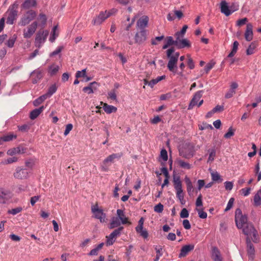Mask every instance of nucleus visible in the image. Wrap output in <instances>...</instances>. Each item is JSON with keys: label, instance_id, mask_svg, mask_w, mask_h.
<instances>
[{"label": "nucleus", "instance_id": "1", "mask_svg": "<svg viewBox=\"0 0 261 261\" xmlns=\"http://www.w3.org/2000/svg\"><path fill=\"white\" fill-rule=\"evenodd\" d=\"M167 57L169 59L167 64V68L169 70L174 74L179 76L183 75V71L185 68V64L182 62L179 65L180 71H178L177 63L179 56V52H175L174 47H171L166 51Z\"/></svg>", "mask_w": 261, "mask_h": 261}, {"label": "nucleus", "instance_id": "2", "mask_svg": "<svg viewBox=\"0 0 261 261\" xmlns=\"http://www.w3.org/2000/svg\"><path fill=\"white\" fill-rule=\"evenodd\" d=\"M200 148V146L198 145L196 147L192 143H186L185 147L179 150V155L184 158L189 159L194 156L195 152Z\"/></svg>", "mask_w": 261, "mask_h": 261}, {"label": "nucleus", "instance_id": "3", "mask_svg": "<svg viewBox=\"0 0 261 261\" xmlns=\"http://www.w3.org/2000/svg\"><path fill=\"white\" fill-rule=\"evenodd\" d=\"M18 4L17 2H14L12 5H10L8 11V17L6 23L8 24H13L16 20L18 16Z\"/></svg>", "mask_w": 261, "mask_h": 261}, {"label": "nucleus", "instance_id": "4", "mask_svg": "<svg viewBox=\"0 0 261 261\" xmlns=\"http://www.w3.org/2000/svg\"><path fill=\"white\" fill-rule=\"evenodd\" d=\"M91 212L94 218L99 220L100 222L103 223L107 220V215L103 212L102 208H99L97 203L91 206Z\"/></svg>", "mask_w": 261, "mask_h": 261}, {"label": "nucleus", "instance_id": "5", "mask_svg": "<svg viewBox=\"0 0 261 261\" xmlns=\"http://www.w3.org/2000/svg\"><path fill=\"white\" fill-rule=\"evenodd\" d=\"M235 222L237 227L239 229L242 228L247 223V217L246 215L242 214L240 208H238L235 212Z\"/></svg>", "mask_w": 261, "mask_h": 261}, {"label": "nucleus", "instance_id": "6", "mask_svg": "<svg viewBox=\"0 0 261 261\" xmlns=\"http://www.w3.org/2000/svg\"><path fill=\"white\" fill-rule=\"evenodd\" d=\"M36 12L33 10L27 11L20 18L19 25L20 26H25L28 24L31 21L34 20L36 17Z\"/></svg>", "mask_w": 261, "mask_h": 261}, {"label": "nucleus", "instance_id": "7", "mask_svg": "<svg viewBox=\"0 0 261 261\" xmlns=\"http://www.w3.org/2000/svg\"><path fill=\"white\" fill-rule=\"evenodd\" d=\"M203 93V90H199L194 94L193 97L191 100L188 106V110H192L195 106H197L198 107H200L202 105L203 103V100H200V99L202 96Z\"/></svg>", "mask_w": 261, "mask_h": 261}, {"label": "nucleus", "instance_id": "8", "mask_svg": "<svg viewBox=\"0 0 261 261\" xmlns=\"http://www.w3.org/2000/svg\"><path fill=\"white\" fill-rule=\"evenodd\" d=\"M48 35V32L47 30H40L36 34L35 40V45L38 48H40L42 44L46 41V38Z\"/></svg>", "mask_w": 261, "mask_h": 261}, {"label": "nucleus", "instance_id": "9", "mask_svg": "<svg viewBox=\"0 0 261 261\" xmlns=\"http://www.w3.org/2000/svg\"><path fill=\"white\" fill-rule=\"evenodd\" d=\"M123 155L122 152L117 153H113L109 155L103 161V165L102 166V170L104 171H107L108 170V163H113L115 160H119Z\"/></svg>", "mask_w": 261, "mask_h": 261}, {"label": "nucleus", "instance_id": "10", "mask_svg": "<svg viewBox=\"0 0 261 261\" xmlns=\"http://www.w3.org/2000/svg\"><path fill=\"white\" fill-rule=\"evenodd\" d=\"M38 23L37 21L33 22L29 25L27 30H24L23 31V37L25 39L30 38L36 31Z\"/></svg>", "mask_w": 261, "mask_h": 261}, {"label": "nucleus", "instance_id": "11", "mask_svg": "<svg viewBox=\"0 0 261 261\" xmlns=\"http://www.w3.org/2000/svg\"><path fill=\"white\" fill-rule=\"evenodd\" d=\"M147 30L145 29H142L140 31H138L134 37L135 43L138 44H143L147 40Z\"/></svg>", "mask_w": 261, "mask_h": 261}, {"label": "nucleus", "instance_id": "12", "mask_svg": "<svg viewBox=\"0 0 261 261\" xmlns=\"http://www.w3.org/2000/svg\"><path fill=\"white\" fill-rule=\"evenodd\" d=\"M242 229L243 232L246 236L256 237L257 231L251 223H247Z\"/></svg>", "mask_w": 261, "mask_h": 261}, {"label": "nucleus", "instance_id": "13", "mask_svg": "<svg viewBox=\"0 0 261 261\" xmlns=\"http://www.w3.org/2000/svg\"><path fill=\"white\" fill-rule=\"evenodd\" d=\"M111 15L112 13L110 12H109L108 13L107 11L101 12L98 16L93 19L92 23L95 25H99Z\"/></svg>", "mask_w": 261, "mask_h": 261}, {"label": "nucleus", "instance_id": "14", "mask_svg": "<svg viewBox=\"0 0 261 261\" xmlns=\"http://www.w3.org/2000/svg\"><path fill=\"white\" fill-rule=\"evenodd\" d=\"M13 175L15 178L23 179H26L29 176V172L27 169L17 167Z\"/></svg>", "mask_w": 261, "mask_h": 261}, {"label": "nucleus", "instance_id": "15", "mask_svg": "<svg viewBox=\"0 0 261 261\" xmlns=\"http://www.w3.org/2000/svg\"><path fill=\"white\" fill-rule=\"evenodd\" d=\"M27 149V148L24 147L19 146L17 147L9 149L7 151V154L11 156L16 154H23L26 152Z\"/></svg>", "mask_w": 261, "mask_h": 261}, {"label": "nucleus", "instance_id": "16", "mask_svg": "<svg viewBox=\"0 0 261 261\" xmlns=\"http://www.w3.org/2000/svg\"><path fill=\"white\" fill-rule=\"evenodd\" d=\"M176 47L178 49H182L184 48H190L191 46L190 41L187 39H181L179 41H176Z\"/></svg>", "mask_w": 261, "mask_h": 261}, {"label": "nucleus", "instance_id": "17", "mask_svg": "<svg viewBox=\"0 0 261 261\" xmlns=\"http://www.w3.org/2000/svg\"><path fill=\"white\" fill-rule=\"evenodd\" d=\"M253 26L251 23H249L247 24L246 30L245 32V38L246 41H250L253 39Z\"/></svg>", "mask_w": 261, "mask_h": 261}, {"label": "nucleus", "instance_id": "18", "mask_svg": "<svg viewBox=\"0 0 261 261\" xmlns=\"http://www.w3.org/2000/svg\"><path fill=\"white\" fill-rule=\"evenodd\" d=\"M148 21V17L146 15H143L137 21V25L140 29V30L145 29V28L147 26Z\"/></svg>", "mask_w": 261, "mask_h": 261}, {"label": "nucleus", "instance_id": "19", "mask_svg": "<svg viewBox=\"0 0 261 261\" xmlns=\"http://www.w3.org/2000/svg\"><path fill=\"white\" fill-rule=\"evenodd\" d=\"M32 83L36 84L43 77V74L41 70L38 69L34 70L32 73Z\"/></svg>", "mask_w": 261, "mask_h": 261}, {"label": "nucleus", "instance_id": "20", "mask_svg": "<svg viewBox=\"0 0 261 261\" xmlns=\"http://www.w3.org/2000/svg\"><path fill=\"white\" fill-rule=\"evenodd\" d=\"M10 192L8 191L4 190L2 188H0V203L5 204L10 198Z\"/></svg>", "mask_w": 261, "mask_h": 261}, {"label": "nucleus", "instance_id": "21", "mask_svg": "<svg viewBox=\"0 0 261 261\" xmlns=\"http://www.w3.org/2000/svg\"><path fill=\"white\" fill-rule=\"evenodd\" d=\"M238 87V84L236 82H232L230 85L229 90L226 93L225 97L230 98L236 93V89Z\"/></svg>", "mask_w": 261, "mask_h": 261}, {"label": "nucleus", "instance_id": "22", "mask_svg": "<svg viewBox=\"0 0 261 261\" xmlns=\"http://www.w3.org/2000/svg\"><path fill=\"white\" fill-rule=\"evenodd\" d=\"M247 253L249 259L253 260L254 257V248L250 241H247Z\"/></svg>", "mask_w": 261, "mask_h": 261}, {"label": "nucleus", "instance_id": "23", "mask_svg": "<svg viewBox=\"0 0 261 261\" xmlns=\"http://www.w3.org/2000/svg\"><path fill=\"white\" fill-rule=\"evenodd\" d=\"M194 246L193 245H186L184 246L181 250L179 254V257L185 256L189 252L194 249Z\"/></svg>", "mask_w": 261, "mask_h": 261}, {"label": "nucleus", "instance_id": "24", "mask_svg": "<svg viewBox=\"0 0 261 261\" xmlns=\"http://www.w3.org/2000/svg\"><path fill=\"white\" fill-rule=\"evenodd\" d=\"M117 216L119 220L121 221L122 224H125L128 223V218L125 216L124 211L121 209L117 210Z\"/></svg>", "mask_w": 261, "mask_h": 261}, {"label": "nucleus", "instance_id": "25", "mask_svg": "<svg viewBox=\"0 0 261 261\" xmlns=\"http://www.w3.org/2000/svg\"><path fill=\"white\" fill-rule=\"evenodd\" d=\"M47 20V17L46 15L44 13H40L37 17L38 25L42 28H44L46 25Z\"/></svg>", "mask_w": 261, "mask_h": 261}, {"label": "nucleus", "instance_id": "26", "mask_svg": "<svg viewBox=\"0 0 261 261\" xmlns=\"http://www.w3.org/2000/svg\"><path fill=\"white\" fill-rule=\"evenodd\" d=\"M220 9L221 12L225 14L226 16H228L230 15L229 7L228 6L226 1H221L220 3Z\"/></svg>", "mask_w": 261, "mask_h": 261}, {"label": "nucleus", "instance_id": "27", "mask_svg": "<svg viewBox=\"0 0 261 261\" xmlns=\"http://www.w3.org/2000/svg\"><path fill=\"white\" fill-rule=\"evenodd\" d=\"M45 107L42 106L38 109H35L30 112V118L32 120L35 119L44 110Z\"/></svg>", "mask_w": 261, "mask_h": 261}, {"label": "nucleus", "instance_id": "28", "mask_svg": "<svg viewBox=\"0 0 261 261\" xmlns=\"http://www.w3.org/2000/svg\"><path fill=\"white\" fill-rule=\"evenodd\" d=\"M37 5L36 0H25L21 7L24 9H29L35 7Z\"/></svg>", "mask_w": 261, "mask_h": 261}, {"label": "nucleus", "instance_id": "29", "mask_svg": "<svg viewBox=\"0 0 261 261\" xmlns=\"http://www.w3.org/2000/svg\"><path fill=\"white\" fill-rule=\"evenodd\" d=\"M212 258L214 261H222L220 252L216 247L212 248Z\"/></svg>", "mask_w": 261, "mask_h": 261}, {"label": "nucleus", "instance_id": "30", "mask_svg": "<svg viewBox=\"0 0 261 261\" xmlns=\"http://www.w3.org/2000/svg\"><path fill=\"white\" fill-rule=\"evenodd\" d=\"M185 180L187 186V192L190 196H191L194 192V188L192 183L190 179L187 176L185 177Z\"/></svg>", "mask_w": 261, "mask_h": 261}, {"label": "nucleus", "instance_id": "31", "mask_svg": "<svg viewBox=\"0 0 261 261\" xmlns=\"http://www.w3.org/2000/svg\"><path fill=\"white\" fill-rule=\"evenodd\" d=\"M253 204L256 207L261 205V190H258L255 194Z\"/></svg>", "mask_w": 261, "mask_h": 261}, {"label": "nucleus", "instance_id": "32", "mask_svg": "<svg viewBox=\"0 0 261 261\" xmlns=\"http://www.w3.org/2000/svg\"><path fill=\"white\" fill-rule=\"evenodd\" d=\"M176 41L173 40L172 36H168L165 38V43L162 47L163 49L167 48L168 47L174 45L176 46Z\"/></svg>", "mask_w": 261, "mask_h": 261}, {"label": "nucleus", "instance_id": "33", "mask_svg": "<svg viewBox=\"0 0 261 261\" xmlns=\"http://www.w3.org/2000/svg\"><path fill=\"white\" fill-rule=\"evenodd\" d=\"M173 186L176 191L182 190V184L179 176H174L173 177Z\"/></svg>", "mask_w": 261, "mask_h": 261}, {"label": "nucleus", "instance_id": "34", "mask_svg": "<svg viewBox=\"0 0 261 261\" xmlns=\"http://www.w3.org/2000/svg\"><path fill=\"white\" fill-rule=\"evenodd\" d=\"M121 223V222L119 220V218L116 217H113L111 219L109 228L110 229H113L114 228L119 227Z\"/></svg>", "mask_w": 261, "mask_h": 261}, {"label": "nucleus", "instance_id": "35", "mask_svg": "<svg viewBox=\"0 0 261 261\" xmlns=\"http://www.w3.org/2000/svg\"><path fill=\"white\" fill-rule=\"evenodd\" d=\"M103 109L107 114H111L113 112H116L117 110L116 107L113 106L109 105L106 103H103Z\"/></svg>", "mask_w": 261, "mask_h": 261}, {"label": "nucleus", "instance_id": "36", "mask_svg": "<svg viewBox=\"0 0 261 261\" xmlns=\"http://www.w3.org/2000/svg\"><path fill=\"white\" fill-rule=\"evenodd\" d=\"M17 36L16 34H14L10 37L5 43V45L9 48H12L14 46V44L17 40Z\"/></svg>", "mask_w": 261, "mask_h": 261}, {"label": "nucleus", "instance_id": "37", "mask_svg": "<svg viewBox=\"0 0 261 261\" xmlns=\"http://www.w3.org/2000/svg\"><path fill=\"white\" fill-rule=\"evenodd\" d=\"M239 45V42L237 41H235L233 42L231 50L227 56V58H232L235 55V54L237 52Z\"/></svg>", "mask_w": 261, "mask_h": 261}, {"label": "nucleus", "instance_id": "38", "mask_svg": "<svg viewBox=\"0 0 261 261\" xmlns=\"http://www.w3.org/2000/svg\"><path fill=\"white\" fill-rule=\"evenodd\" d=\"M212 180L214 182H221L223 181L221 175L217 172H212L211 173Z\"/></svg>", "mask_w": 261, "mask_h": 261}, {"label": "nucleus", "instance_id": "39", "mask_svg": "<svg viewBox=\"0 0 261 261\" xmlns=\"http://www.w3.org/2000/svg\"><path fill=\"white\" fill-rule=\"evenodd\" d=\"M166 77V76L165 75L161 76H158L155 79H152L148 83V86H150L151 88H153V86L156 85L158 82L162 81V80L165 79Z\"/></svg>", "mask_w": 261, "mask_h": 261}, {"label": "nucleus", "instance_id": "40", "mask_svg": "<svg viewBox=\"0 0 261 261\" xmlns=\"http://www.w3.org/2000/svg\"><path fill=\"white\" fill-rule=\"evenodd\" d=\"M59 67L58 65L56 64H53L50 65L48 68V72L51 75L56 74L59 71Z\"/></svg>", "mask_w": 261, "mask_h": 261}, {"label": "nucleus", "instance_id": "41", "mask_svg": "<svg viewBox=\"0 0 261 261\" xmlns=\"http://www.w3.org/2000/svg\"><path fill=\"white\" fill-rule=\"evenodd\" d=\"M178 164L180 166V167L186 169H190L192 168V165L188 163V162H186L181 160H178L177 161Z\"/></svg>", "mask_w": 261, "mask_h": 261}, {"label": "nucleus", "instance_id": "42", "mask_svg": "<svg viewBox=\"0 0 261 261\" xmlns=\"http://www.w3.org/2000/svg\"><path fill=\"white\" fill-rule=\"evenodd\" d=\"M57 84H54L49 87L46 93L50 97L57 91Z\"/></svg>", "mask_w": 261, "mask_h": 261}, {"label": "nucleus", "instance_id": "43", "mask_svg": "<svg viewBox=\"0 0 261 261\" xmlns=\"http://www.w3.org/2000/svg\"><path fill=\"white\" fill-rule=\"evenodd\" d=\"M208 152H209V156L207 162H212L214 160L216 156V150L215 148L210 149L208 150Z\"/></svg>", "mask_w": 261, "mask_h": 261}, {"label": "nucleus", "instance_id": "44", "mask_svg": "<svg viewBox=\"0 0 261 261\" xmlns=\"http://www.w3.org/2000/svg\"><path fill=\"white\" fill-rule=\"evenodd\" d=\"M17 137L16 135L13 134H9L7 135H4L2 137L3 142H8L14 139H16Z\"/></svg>", "mask_w": 261, "mask_h": 261}, {"label": "nucleus", "instance_id": "45", "mask_svg": "<svg viewBox=\"0 0 261 261\" xmlns=\"http://www.w3.org/2000/svg\"><path fill=\"white\" fill-rule=\"evenodd\" d=\"M256 48V44L254 42H252L246 50V54L251 55L254 53V50Z\"/></svg>", "mask_w": 261, "mask_h": 261}, {"label": "nucleus", "instance_id": "46", "mask_svg": "<svg viewBox=\"0 0 261 261\" xmlns=\"http://www.w3.org/2000/svg\"><path fill=\"white\" fill-rule=\"evenodd\" d=\"M106 245L107 246L112 245L115 241L116 238L114 236H112V234H110L109 236L106 237Z\"/></svg>", "mask_w": 261, "mask_h": 261}, {"label": "nucleus", "instance_id": "47", "mask_svg": "<svg viewBox=\"0 0 261 261\" xmlns=\"http://www.w3.org/2000/svg\"><path fill=\"white\" fill-rule=\"evenodd\" d=\"M196 211L198 213V216L199 218L201 219H206L207 218V213L203 211V208H197L196 209Z\"/></svg>", "mask_w": 261, "mask_h": 261}, {"label": "nucleus", "instance_id": "48", "mask_svg": "<svg viewBox=\"0 0 261 261\" xmlns=\"http://www.w3.org/2000/svg\"><path fill=\"white\" fill-rule=\"evenodd\" d=\"M22 211V208L21 206L17 207L14 208H12L10 210H9L8 213V214H12L13 215H15L19 213H20Z\"/></svg>", "mask_w": 261, "mask_h": 261}, {"label": "nucleus", "instance_id": "49", "mask_svg": "<svg viewBox=\"0 0 261 261\" xmlns=\"http://www.w3.org/2000/svg\"><path fill=\"white\" fill-rule=\"evenodd\" d=\"M187 56L188 57V66L190 69H193L195 68V63L194 62V61L191 58L190 55H187Z\"/></svg>", "mask_w": 261, "mask_h": 261}, {"label": "nucleus", "instance_id": "50", "mask_svg": "<svg viewBox=\"0 0 261 261\" xmlns=\"http://www.w3.org/2000/svg\"><path fill=\"white\" fill-rule=\"evenodd\" d=\"M124 227L123 226H119L118 228L115 229L111 233L112 236H114L116 238L118 236H119L121 234V231L123 230Z\"/></svg>", "mask_w": 261, "mask_h": 261}, {"label": "nucleus", "instance_id": "51", "mask_svg": "<svg viewBox=\"0 0 261 261\" xmlns=\"http://www.w3.org/2000/svg\"><path fill=\"white\" fill-rule=\"evenodd\" d=\"M165 37L164 35H162L161 36H157L154 38H152L151 39V43L153 45H156L158 44V41H161L163 39H164Z\"/></svg>", "mask_w": 261, "mask_h": 261}, {"label": "nucleus", "instance_id": "52", "mask_svg": "<svg viewBox=\"0 0 261 261\" xmlns=\"http://www.w3.org/2000/svg\"><path fill=\"white\" fill-rule=\"evenodd\" d=\"M234 135V130L232 127L228 128V132L225 134L224 137L226 139H229Z\"/></svg>", "mask_w": 261, "mask_h": 261}, {"label": "nucleus", "instance_id": "53", "mask_svg": "<svg viewBox=\"0 0 261 261\" xmlns=\"http://www.w3.org/2000/svg\"><path fill=\"white\" fill-rule=\"evenodd\" d=\"M86 76V69H84L81 71H77L75 73V77L79 79L80 77H85Z\"/></svg>", "mask_w": 261, "mask_h": 261}, {"label": "nucleus", "instance_id": "54", "mask_svg": "<svg viewBox=\"0 0 261 261\" xmlns=\"http://www.w3.org/2000/svg\"><path fill=\"white\" fill-rule=\"evenodd\" d=\"M163 210H164V206L161 203H159V204H156L154 207V212L158 213H162L163 211Z\"/></svg>", "mask_w": 261, "mask_h": 261}, {"label": "nucleus", "instance_id": "55", "mask_svg": "<svg viewBox=\"0 0 261 261\" xmlns=\"http://www.w3.org/2000/svg\"><path fill=\"white\" fill-rule=\"evenodd\" d=\"M18 161V158L16 156L8 158L3 163L4 164H9L14 162H16Z\"/></svg>", "mask_w": 261, "mask_h": 261}, {"label": "nucleus", "instance_id": "56", "mask_svg": "<svg viewBox=\"0 0 261 261\" xmlns=\"http://www.w3.org/2000/svg\"><path fill=\"white\" fill-rule=\"evenodd\" d=\"M144 221V218L143 217H141L138 221V226L135 228L136 231H139V230H141V229H142L143 228Z\"/></svg>", "mask_w": 261, "mask_h": 261}, {"label": "nucleus", "instance_id": "57", "mask_svg": "<svg viewBox=\"0 0 261 261\" xmlns=\"http://www.w3.org/2000/svg\"><path fill=\"white\" fill-rule=\"evenodd\" d=\"M234 199L232 197H231L229 199V200L227 203L226 207L225 209V212H227V211L230 210L232 208L233 203H234Z\"/></svg>", "mask_w": 261, "mask_h": 261}, {"label": "nucleus", "instance_id": "58", "mask_svg": "<svg viewBox=\"0 0 261 261\" xmlns=\"http://www.w3.org/2000/svg\"><path fill=\"white\" fill-rule=\"evenodd\" d=\"M189 213L186 208H183L180 213V216L182 218H187L189 217Z\"/></svg>", "mask_w": 261, "mask_h": 261}, {"label": "nucleus", "instance_id": "59", "mask_svg": "<svg viewBox=\"0 0 261 261\" xmlns=\"http://www.w3.org/2000/svg\"><path fill=\"white\" fill-rule=\"evenodd\" d=\"M162 165L163 166V167L161 169L162 172L165 176V178H169L170 176L167 167H165V164L163 163H162Z\"/></svg>", "mask_w": 261, "mask_h": 261}, {"label": "nucleus", "instance_id": "60", "mask_svg": "<svg viewBox=\"0 0 261 261\" xmlns=\"http://www.w3.org/2000/svg\"><path fill=\"white\" fill-rule=\"evenodd\" d=\"M160 156L164 161H167L168 160V153L166 149H163L161 151Z\"/></svg>", "mask_w": 261, "mask_h": 261}, {"label": "nucleus", "instance_id": "61", "mask_svg": "<svg viewBox=\"0 0 261 261\" xmlns=\"http://www.w3.org/2000/svg\"><path fill=\"white\" fill-rule=\"evenodd\" d=\"M224 186L226 190L230 191L232 189L233 184L232 181H226L224 182Z\"/></svg>", "mask_w": 261, "mask_h": 261}, {"label": "nucleus", "instance_id": "62", "mask_svg": "<svg viewBox=\"0 0 261 261\" xmlns=\"http://www.w3.org/2000/svg\"><path fill=\"white\" fill-rule=\"evenodd\" d=\"M138 233L140 234V235L144 239H147L148 237V231L146 229H141V230H139V231H137Z\"/></svg>", "mask_w": 261, "mask_h": 261}, {"label": "nucleus", "instance_id": "63", "mask_svg": "<svg viewBox=\"0 0 261 261\" xmlns=\"http://www.w3.org/2000/svg\"><path fill=\"white\" fill-rule=\"evenodd\" d=\"M73 128V125L71 123L68 124L66 126L65 130L64 133V136H66L69 134V132L72 130Z\"/></svg>", "mask_w": 261, "mask_h": 261}, {"label": "nucleus", "instance_id": "64", "mask_svg": "<svg viewBox=\"0 0 261 261\" xmlns=\"http://www.w3.org/2000/svg\"><path fill=\"white\" fill-rule=\"evenodd\" d=\"M229 7L230 14L239 9V5L236 4H232Z\"/></svg>", "mask_w": 261, "mask_h": 261}]
</instances>
